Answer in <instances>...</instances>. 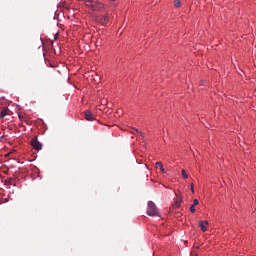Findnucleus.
<instances>
[{"label": "nucleus", "mask_w": 256, "mask_h": 256, "mask_svg": "<svg viewBox=\"0 0 256 256\" xmlns=\"http://www.w3.org/2000/svg\"><path fill=\"white\" fill-rule=\"evenodd\" d=\"M84 5L91 9V11H103L105 9V4L99 1L84 0Z\"/></svg>", "instance_id": "obj_1"}, {"label": "nucleus", "mask_w": 256, "mask_h": 256, "mask_svg": "<svg viewBox=\"0 0 256 256\" xmlns=\"http://www.w3.org/2000/svg\"><path fill=\"white\" fill-rule=\"evenodd\" d=\"M147 215L149 217H159V210L153 201L148 202Z\"/></svg>", "instance_id": "obj_2"}, {"label": "nucleus", "mask_w": 256, "mask_h": 256, "mask_svg": "<svg viewBox=\"0 0 256 256\" xmlns=\"http://www.w3.org/2000/svg\"><path fill=\"white\" fill-rule=\"evenodd\" d=\"M96 21L100 23V25H107L109 21H111V16H109V13H106L104 16L97 17Z\"/></svg>", "instance_id": "obj_3"}, {"label": "nucleus", "mask_w": 256, "mask_h": 256, "mask_svg": "<svg viewBox=\"0 0 256 256\" xmlns=\"http://www.w3.org/2000/svg\"><path fill=\"white\" fill-rule=\"evenodd\" d=\"M31 146L33 147V149H35L36 151H41L43 149V144H41V142H39V140H37V137H34L31 140Z\"/></svg>", "instance_id": "obj_4"}, {"label": "nucleus", "mask_w": 256, "mask_h": 256, "mask_svg": "<svg viewBox=\"0 0 256 256\" xmlns=\"http://www.w3.org/2000/svg\"><path fill=\"white\" fill-rule=\"evenodd\" d=\"M84 115H85L86 121H94L95 120V115H93V113H91V111H85Z\"/></svg>", "instance_id": "obj_5"}, {"label": "nucleus", "mask_w": 256, "mask_h": 256, "mask_svg": "<svg viewBox=\"0 0 256 256\" xmlns=\"http://www.w3.org/2000/svg\"><path fill=\"white\" fill-rule=\"evenodd\" d=\"M209 225L208 221H200L199 222V226L201 228V231H203V233H205V231H207V226Z\"/></svg>", "instance_id": "obj_6"}, {"label": "nucleus", "mask_w": 256, "mask_h": 256, "mask_svg": "<svg viewBox=\"0 0 256 256\" xmlns=\"http://www.w3.org/2000/svg\"><path fill=\"white\" fill-rule=\"evenodd\" d=\"M155 167L156 169H160L161 173H165V168L163 167V163L156 162Z\"/></svg>", "instance_id": "obj_7"}, {"label": "nucleus", "mask_w": 256, "mask_h": 256, "mask_svg": "<svg viewBox=\"0 0 256 256\" xmlns=\"http://www.w3.org/2000/svg\"><path fill=\"white\" fill-rule=\"evenodd\" d=\"M7 113H9V109L4 108L1 112H0V119H3L5 117H7Z\"/></svg>", "instance_id": "obj_8"}, {"label": "nucleus", "mask_w": 256, "mask_h": 256, "mask_svg": "<svg viewBox=\"0 0 256 256\" xmlns=\"http://www.w3.org/2000/svg\"><path fill=\"white\" fill-rule=\"evenodd\" d=\"M174 7H176V9H179V7H181V0H175Z\"/></svg>", "instance_id": "obj_9"}, {"label": "nucleus", "mask_w": 256, "mask_h": 256, "mask_svg": "<svg viewBox=\"0 0 256 256\" xmlns=\"http://www.w3.org/2000/svg\"><path fill=\"white\" fill-rule=\"evenodd\" d=\"M18 117H19L20 121H25V123H27V125H29V121H27V120L25 119V116H24V115L18 114Z\"/></svg>", "instance_id": "obj_10"}, {"label": "nucleus", "mask_w": 256, "mask_h": 256, "mask_svg": "<svg viewBox=\"0 0 256 256\" xmlns=\"http://www.w3.org/2000/svg\"><path fill=\"white\" fill-rule=\"evenodd\" d=\"M4 185H13V178H9L8 180H5Z\"/></svg>", "instance_id": "obj_11"}, {"label": "nucleus", "mask_w": 256, "mask_h": 256, "mask_svg": "<svg viewBox=\"0 0 256 256\" xmlns=\"http://www.w3.org/2000/svg\"><path fill=\"white\" fill-rule=\"evenodd\" d=\"M174 207H176V209H179V207H181V200H177L174 204Z\"/></svg>", "instance_id": "obj_12"}, {"label": "nucleus", "mask_w": 256, "mask_h": 256, "mask_svg": "<svg viewBox=\"0 0 256 256\" xmlns=\"http://www.w3.org/2000/svg\"><path fill=\"white\" fill-rule=\"evenodd\" d=\"M182 176L184 177V179H187L189 177L184 169L182 170Z\"/></svg>", "instance_id": "obj_13"}, {"label": "nucleus", "mask_w": 256, "mask_h": 256, "mask_svg": "<svg viewBox=\"0 0 256 256\" xmlns=\"http://www.w3.org/2000/svg\"><path fill=\"white\" fill-rule=\"evenodd\" d=\"M192 205H194V207H195V206H197V205H199V200L194 199V200H193V204H192Z\"/></svg>", "instance_id": "obj_14"}, {"label": "nucleus", "mask_w": 256, "mask_h": 256, "mask_svg": "<svg viewBox=\"0 0 256 256\" xmlns=\"http://www.w3.org/2000/svg\"><path fill=\"white\" fill-rule=\"evenodd\" d=\"M190 212L195 213V206L193 204L190 206Z\"/></svg>", "instance_id": "obj_15"}, {"label": "nucleus", "mask_w": 256, "mask_h": 256, "mask_svg": "<svg viewBox=\"0 0 256 256\" xmlns=\"http://www.w3.org/2000/svg\"><path fill=\"white\" fill-rule=\"evenodd\" d=\"M134 131H135L136 133H138L139 135H141V137H144L143 133H142L141 131H139V129H134Z\"/></svg>", "instance_id": "obj_16"}, {"label": "nucleus", "mask_w": 256, "mask_h": 256, "mask_svg": "<svg viewBox=\"0 0 256 256\" xmlns=\"http://www.w3.org/2000/svg\"><path fill=\"white\" fill-rule=\"evenodd\" d=\"M190 187H191V192H192V193H195V188H194V186H193V183L190 184Z\"/></svg>", "instance_id": "obj_17"}]
</instances>
